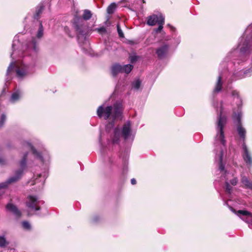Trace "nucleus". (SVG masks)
<instances>
[{
    "label": "nucleus",
    "instance_id": "obj_38",
    "mask_svg": "<svg viewBox=\"0 0 252 252\" xmlns=\"http://www.w3.org/2000/svg\"><path fill=\"white\" fill-rule=\"evenodd\" d=\"M246 32L247 33H248L249 32V29H247Z\"/></svg>",
    "mask_w": 252,
    "mask_h": 252
},
{
    "label": "nucleus",
    "instance_id": "obj_11",
    "mask_svg": "<svg viewBox=\"0 0 252 252\" xmlns=\"http://www.w3.org/2000/svg\"><path fill=\"white\" fill-rule=\"evenodd\" d=\"M243 148L244 150L243 158L245 161L249 165L252 164V158L249 153L247 146L245 144H243Z\"/></svg>",
    "mask_w": 252,
    "mask_h": 252
},
{
    "label": "nucleus",
    "instance_id": "obj_31",
    "mask_svg": "<svg viewBox=\"0 0 252 252\" xmlns=\"http://www.w3.org/2000/svg\"><path fill=\"white\" fill-rule=\"evenodd\" d=\"M117 31H118L119 35L121 37H123L124 36V35L122 30L121 29V28L120 27V26L119 25H117Z\"/></svg>",
    "mask_w": 252,
    "mask_h": 252
},
{
    "label": "nucleus",
    "instance_id": "obj_25",
    "mask_svg": "<svg viewBox=\"0 0 252 252\" xmlns=\"http://www.w3.org/2000/svg\"><path fill=\"white\" fill-rule=\"evenodd\" d=\"M8 244V243L6 241L4 237L0 236V247H4Z\"/></svg>",
    "mask_w": 252,
    "mask_h": 252
},
{
    "label": "nucleus",
    "instance_id": "obj_24",
    "mask_svg": "<svg viewBox=\"0 0 252 252\" xmlns=\"http://www.w3.org/2000/svg\"><path fill=\"white\" fill-rule=\"evenodd\" d=\"M43 35V28L41 22H40L39 27L36 34V37L38 38H40Z\"/></svg>",
    "mask_w": 252,
    "mask_h": 252
},
{
    "label": "nucleus",
    "instance_id": "obj_14",
    "mask_svg": "<svg viewBox=\"0 0 252 252\" xmlns=\"http://www.w3.org/2000/svg\"><path fill=\"white\" fill-rule=\"evenodd\" d=\"M22 95V92L18 90L16 92L13 93L11 95L10 101L12 103H15L18 100H19L21 97Z\"/></svg>",
    "mask_w": 252,
    "mask_h": 252
},
{
    "label": "nucleus",
    "instance_id": "obj_34",
    "mask_svg": "<svg viewBox=\"0 0 252 252\" xmlns=\"http://www.w3.org/2000/svg\"><path fill=\"white\" fill-rule=\"evenodd\" d=\"M6 163L5 159L0 156V164L1 165H4Z\"/></svg>",
    "mask_w": 252,
    "mask_h": 252
},
{
    "label": "nucleus",
    "instance_id": "obj_13",
    "mask_svg": "<svg viewBox=\"0 0 252 252\" xmlns=\"http://www.w3.org/2000/svg\"><path fill=\"white\" fill-rule=\"evenodd\" d=\"M6 209L10 212L13 213L16 217H20L21 216V212L17 209V208L11 203H9L6 205Z\"/></svg>",
    "mask_w": 252,
    "mask_h": 252
},
{
    "label": "nucleus",
    "instance_id": "obj_7",
    "mask_svg": "<svg viewBox=\"0 0 252 252\" xmlns=\"http://www.w3.org/2000/svg\"><path fill=\"white\" fill-rule=\"evenodd\" d=\"M41 201L35 196L30 195L28 196L26 200L27 206L31 210L37 211L40 209L39 205Z\"/></svg>",
    "mask_w": 252,
    "mask_h": 252
},
{
    "label": "nucleus",
    "instance_id": "obj_32",
    "mask_svg": "<svg viewBox=\"0 0 252 252\" xmlns=\"http://www.w3.org/2000/svg\"><path fill=\"white\" fill-rule=\"evenodd\" d=\"M230 182L232 185L235 186L238 182V180L236 178H234L230 181Z\"/></svg>",
    "mask_w": 252,
    "mask_h": 252
},
{
    "label": "nucleus",
    "instance_id": "obj_29",
    "mask_svg": "<svg viewBox=\"0 0 252 252\" xmlns=\"http://www.w3.org/2000/svg\"><path fill=\"white\" fill-rule=\"evenodd\" d=\"M39 177L41 178V179L40 180H39L38 179H37V178L36 179V180L35 181L34 184H36L38 182H40L41 185L42 186L43 185V184H44V181H45L44 177H42L41 175H39Z\"/></svg>",
    "mask_w": 252,
    "mask_h": 252
},
{
    "label": "nucleus",
    "instance_id": "obj_27",
    "mask_svg": "<svg viewBox=\"0 0 252 252\" xmlns=\"http://www.w3.org/2000/svg\"><path fill=\"white\" fill-rule=\"evenodd\" d=\"M141 82L140 81V80H136L133 82L132 87L136 90H138L139 88Z\"/></svg>",
    "mask_w": 252,
    "mask_h": 252
},
{
    "label": "nucleus",
    "instance_id": "obj_4",
    "mask_svg": "<svg viewBox=\"0 0 252 252\" xmlns=\"http://www.w3.org/2000/svg\"><path fill=\"white\" fill-rule=\"evenodd\" d=\"M222 156H223V152L222 147H220V150L219 151V153H217L216 155V159H218L219 161V170L221 174V180H224L225 181V186L226 191L230 193L232 190V187L229 185V183L228 182V180L229 179V176H230V174L228 172H227L226 170L224 169V165L222 162Z\"/></svg>",
    "mask_w": 252,
    "mask_h": 252
},
{
    "label": "nucleus",
    "instance_id": "obj_22",
    "mask_svg": "<svg viewBox=\"0 0 252 252\" xmlns=\"http://www.w3.org/2000/svg\"><path fill=\"white\" fill-rule=\"evenodd\" d=\"M117 5L115 3H112L107 8V12L108 14H111L114 12Z\"/></svg>",
    "mask_w": 252,
    "mask_h": 252
},
{
    "label": "nucleus",
    "instance_id": "obj_2",
    "mask_svg": "<svg viewBox=\"0 0 252 252\" xmlns=\"http://www.w3.org/2000/svg\"><path fill=\"white\" fill-rule=\"evenodd\" d=\"M33 68V65L26 64L23 62H12L8 67L6 75H9L15 68L17 76L22 78L31 73L32 71Z\"/></svg>",
    "mask_w": 252,
    "mask_h": 252
},
{
    "label": "nucleus",
    "instance_id": "obj_15",
    "mask_svg": "<svg viewBox=\"0 0 252 252\" xmlns=\"http://www.w3.org/2000/svg\"><path fill=\"white\" fill-rule=\"evenodd\" d=\"M122 65L115 64L112 66L111 71L113 76L116 75L119 73H122Z\"/></svg>",
    "mask_w": 252,
    "mask_h": 252
},
{
    "label": "nucleus",
    "instance_id": "obj_9",
    "mask_svg": "<svg viewBox=\"0 0 252 252\" xmlns=\"http://www.w3.org/2000/svg\"><path fill=\"white\" fill-rule=\"evenodd\" d=\"M241 117V112L239 111H238L237 114H235L234 115V118L237 119V121L238 123V126H237V131L239 133V135L241 137L244 139L245 138L246 130L239 124Z\"/></svg>",
    "mask_w": 252,
    "mask_h": 252
},
{
    "label": "nucleus",
    "instance_id": "obj_33",
    "mask_svg": "<svg viewBox=\"0 0 252 252\" xmlns=\"http://www.w3.org/2000/svg\"><path fill=\"white\" fill-rule=\"evenodd\" d=\"M97 31L100 33H104L106 32V29L104 27H101L96 29Z\"/></svg>",
    "mask_w": 252,
    "mask_h": 252
},
{
    "label": "nucleus",
    "instance_id": "obj_26",
    "mask_svg": "<svg viewBox=\"0 0 252 252\" xmlns=\"http://www.w3.org/2000/svg\"><path fill=\"white\" fill-rule=\"evenodd\" d=\"M22 225L23 228L26 230H30L31 229V225L30 223L27 221H23Z\"/></svg>",
    "mask_w": 252,
    "mask_h": 252
},
{
    "label": "nucleus",
    "instance_id": "obj_23",
    "mask_svg": "<svg viewBox=\"0 0 252 252\" xmlns=\"http://www.w3.org/2000/svg\"><path fill=\"white\" fill-rule=\"evenodd\" d=\"M160 19L159 20V22L158 24L159 25L158 28L156 30V32H159L162 30V29H163V25L164 24V17H160Z\"/></svg>",
    "mask_w": 252,
    "mask_h": 252
},
{
    "label": "nucleus",
    "instance_id": "obj_28",
    "mask_svg": "<svg viewBox=\"0 0 252 252\" xmlns=\"http://www.w3.org/2000/svg\"><path fill=\"white\" fill-rule=\"evenodd\" d=\"M26 158H27V154L25 155L24 156V157L22 159V160L21 161L20 163V167L23 169L26 166Z\"/></svg>",
    "mask_w": 252,
    "mask_h": 252
},
{
    "label": "nucleus",
    "instance_id": "obj_20",
    "mask_svg": "<svg viewBox=\"0 0 252 252\" xmlns=\"http://www.w3.org/2000/svg\"><path fill=\"white\" fill-rule=\"evenodd\" d=\"M92 16V13L91 11L88 9H85L83 11V13L82 14V18L85 20H88Z\"/></svg>",
    "mask_w": 252,
    "mask_h": 252
},
{
    "label": "nucleus",
    "instance_id": "obj_1",
    "mask_svg": "<svg viewBox=\"0 0 252 252\" xmlns=\"http://www.w3.org/2000/svg\"><path fill=\"white\" fill-rule=\"evenodd\" d=\"M122 111L121 103L116 102L113 106H99L97 110V115L99 118H103L108 120L109 124L107 126V128H110L116 121L122 119Z\"/></svg>",
    "mask_w": 252,
    "mask_h": 252
},
{
    "label": "nucleus",
    "instance_id": "obj_21",
    "mask_svg": "<svg viewBox=\"0 0 252 252\" xmlns=\"http://www.w3.org/2000/svg\"><path fill=\"white\" fill-rule=\"evenodd\" d=\"M133 68V65L128 64L122 66V73H129Z\"/></svg>",
    "mask_w": 252,
    "mask_h": 252
},
{
    "label": "nucleus",
    "instance_id": "obj_36",
    "mask_svg": "<svg viewBox=\"0 0 252 252\" xmlns=\"http://www.w3.org/2000/svg\"><path fill=\"white\" fill-rule=\"evenodd\" d=\"M137 60V57L136 56H130V60L131 63H134Z\"/></svg>",
    "mask_w": 252,
    "mask_h": 252
},
{
    "label": "nucleus",
    "instance_id": "obj_39",
    "mask_svg": "<svg viewBox=\"0 0 252 252\" xmlns=\"http://www.w3.org/2000/svg\"><path fill=\"white\" fill-rule=\"evenodd\" d=\"M244 73L245 74H246V75H247V74L248 72H245Z\"/></svg>",
    "mask_w": 252,
    "mask_h": 252
},
{
    "label": "nucleus",
    "instance_id": "obj_30",
    "mask_svg": "<svg viewBox=\"0 0 252 252\" xmlns=\"http://www.w3.org/2000/svg\"><path fill=\"white\" fill-rule=\"evenodd\" d=\"M43 10V7L40 6V8L37 10L35 15H34L35 19H38L39 14L42 12Z\"/></svg>",
    "mask_w": 252,
    "mask_h": 252
},
{
    "label": "nucleus",
    "instance_id": "obj_8",
    "mask_svg": "<svg viewBox=\"0 0 252 252\" xmlns=\"http://www.w3.org/2000/svg\"><path fill=\"white\" fill-rule=\"evenodd\" d=\"M27 52L30 54H35L38 51V44L34 38H32V40L27 43Z\"/></svg>",
    "mask_w": 252,
    "mask_h": 252
},
{
    "label": "nucleus",
    "instance_id": "obj_16",
    "mask_svg": "<svg viewBox=\"0 0 252 252\" xmlns=\"http://www.w3.org/2000/svg\"><path fill=\"white\" fill-rule=\"evenodd\" d=\"M241 183L245 188L252 190V182H250L246 177L242 176Z\"/></svg>",
    "mask_w": 252,
    "mask_h": 252
},
{
    "label": "nucleus",
    "instance_id": "obj_17",
    "mask_svg": "<svg viewBox=\"0 0 252 252\" xmlns=\"http://www.w3.org/2000/svg\"><path fill=\"white\" fill-rule=\"evenodd\" d=\"M232 95L234 97V99L236 100L237 103L238 108L242 105V100L239 97V93L236 91H234L232 93Z\"/></svg>",
    "mask_w": 252,
    "mask_h": 252
},
{
    "label": "nucleus",
    "instance_id": "obj_18",
    "mask_svg": "<svg viewBox=\"0 0 252 252\" xmlns=\"http://www.w3.org/2000/svg\"><path fill=\"white\" fill-rule=\"evenodd\" d=\"M222 86V82H221V78L220 76H219L218 78V81L216 83V87L214 89V93H218L221 89Z\"/></svg>",
    "mask_w": 252,
    "mask_h": 252
},
{
    "label": "nucleus",
    "instance_id": "obj_12",
    "mask_svg": "<svg viewBox=\"0 0 252 252\" xmlns=\"http://www.w3.org/2000/svg\"><path fill=\"white\" fill-rule=\"evenodd\" d=\"M168 49V47L167 45H163V46L158 48L156 53L158 57L160 59L163 58L165 57Z\"/></svg>",
    "mask_w": 252,
    "mask_h": 252
},
{
    "label": "nucleus",
    "instance_id": "obj_37",
    "mask_svg": "<svg viewBox=\"0 0 252 252\" xmlns=\"http://www.w3.org/2000/svg\"><path fill=\"white\" fill-rule=\"evenodd\" d=\"M136 180L135 179L133 178V179H132L131 180V184L135 185L136 184Z\"/></svg>",
    "mask_w": 252,
    "mask_h": 252
},
{
    "label": "nucleus",
    "instance_id": "obj_6",
    "mask_svg": "<svg viewBox=\"0 0 252 252\" xmlns=\"http://www.w3.org/2000/svg\"><path fill=\"white\" fill-rule=\"evenodd\" d=\"M22 172L21 170L18 171L15 176L10 177L6 182L0 184V196L4 193L5 190L7 189L9 184L17 181L20 178L22 174Z\"/></svg>",
    "mask_w": 252,
    "mask_h": 252
},
{
    "label": "nucleus",
    "instance_id": "obj_3",
    "mask_svg": "<svg viewBox=\"0 0 252 252\" xmlns=\"http://www.w3.org/2000/svg\"><path fill=\"white\" fill-rule=\"evenodd\" d=\"M123 137L125 140L128 139L132 140L134 135L132 134L131 129V125L129 122L126 123L121 131L118 128H116L114 130V136L112 138V141L114 143H117L119 142L121 137Z\"/></svg>",
    "mask_w": 252,
    "mask_h": 252
},
{
    "label": "nucleus",
    "instance_id": "obj_10",
    "mask_svg": "<svg viewBox=\"0 0 252 252\" xmlns=\"http://www.w3.org/2000/svg\"><path fill=\"white\" fill-rule=\"evenodd\" d=\"M160 17H163L161 14H154L148 17L147 24L149 26H154L158 24Z\"/></svg>",
    "mask_w": 252,
    "mask_h": 252
},
{
    "label": "nucleus",
    "instance_id": "obj_19",
    "mask_svg": "<svg viewBox=\"0 0 252 252\" xmlns=\"http://www.w3.org/2000/svg\"><path fill=\"white\" fill-rule=\"evenodd\" d=\"M27 145L28 147L32 151L33 154L37 158L40 159L41 161L43 160L42 156L37 152V151L34 149L33 147L29 143H27Z\"/></svg>",
    "mask_w": 252,
    "mask_h": 252
},
{
    "label": "nucleus",
    "instance_id": "obj_35",
    "mask_svg": "<svg viewBox=\"0 0 252 252\" xmlns=\"http://www.w3.org/2000/svg\"><path fill=\"white\" fill-rule=\"evenodd\" d=\"M15 39L14 40V41H13V43L12 44V49L13 50V53L11 54V57L12 58H14V57L13 56L14 54V51H15Z\"/></svg>",
    "mask_w": 252,
    "mask_h": 252
},
{
    "label": "nucleus",
    "instance_id": "obj_5",
    "mask_svg": "<svg viewBox=\"0 0 252 252\" xmlns=\"http://www.w3.org/2000/svg\"><path fill=\"white\" fill-rule=\"evenodd\" d=\"M222 106L220 104V111L219 118L217 122V133L216 137V141L220 142L223 146H224L225 141L223 133V127L226 123V117L222 116Z\"/></svg>",
    "mask_w": 252,
    "mask_h": 252
}]
</instances>
